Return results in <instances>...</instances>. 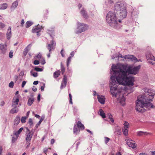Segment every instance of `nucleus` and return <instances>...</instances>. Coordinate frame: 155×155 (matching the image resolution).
<instances>
[{"mask_svg":"<svg viewBox=\"0 0 155 155\" xmlns=\"http://www.w3.org/2000/svg\"><path fill=\"white\" fill-rule=\"evenodd\" d=\"M110 139L108 137L105 138V142L106 143H107L109 141Z\"/></svg>","mask_w":155,"mask_h":155,"instance_id":"nucleus-41","label":"nucleus"},{"mask_svg":"<svg viewBox=\"0 0 155 155\" xmlns=\"http://www.w3.org/2000/svg\"><path fill=\"white\" fill-rule=\"evenodd\" d=\"M74 51L72 52L70 54V55H71V57H72L73 56V55H74Z\"/></svg>","mask_w":155,"mask_h":155,"instance_id":"nucleus-55","label":"nucleus"},{"mask_svg":"<svg viewBox=\"0 0 155 155\" xmlns=\"http://www.w3.org/2000/svg\"><path fill=\"white\" fill-rule=\"evenodd\" d=\"M115 155H122L121 150H120L118 152L116 153Z\"/></svg>","mask_w":155,"mask_h":155,"instance_id":"nucleus-49","label":"nucleus"},{"mask_svg":"<svg viewBox=\"0 0 155 155\" xmlns=\"http://www.w3.org/2000/svg\"><path fill=\"white\" fill-rule=\"evenodd\" d=\"M34 101V98L33 97L29 98L28 100V104L31 106L33 103Z\"/></svg>","mask_w":155,"mask_h":155,"instance_id":"nucleus-20","label":"nucleus"},{"mask_svg":"<svg viewBox=\"0 0 155 155\" xmlns=\"http://www.w3.org/2000/svg\"><path fill=\"white\" fill-rule=\"evenodd\" d=\"M18 2L17 1L14 2L12 4V5L11 6L12 8H15L17 7L18 6Z\"/></svg>","mask_w":155,"mask_h":155,"instance_id":"nucleus-23","label":"nucleus"},{"mask_svg":"<svg viewBox=\"0 0 155 155\" xmlns=\"http://www.w3.org/2000/svg\"><path fill=\"white\" fill-rule=\"evenodd\" d=\"M28 122L30 126L32 125L33 122L32 120L31 119H29Z\"/></svg>","mask_w":155,"mask_h":155,"instance_id":"nucleus-46","label":"nucleus"},{"mask_svg":"<svg viewBox=\"0 0 155 155\" xmlns=\"http://www.w3.org/2000/svg\"><path fill=\"white\" fill-rule=\"evenodd\" d=\"M5 26V25L2 23L0 22V28H3Z\"/></svg>","mask_w":155,"mask_h":155,"instance_id":"nucleus-45","label":"nucleus"},{"mask_svg":"<svg viewBox=\"0 0 155 155\" xmlns=\"http://www.w3.org/2000/svg\"><path fill=\"white\" fill-rule=\"evenodd\" d=\"M26 82L25 81H23L22 83V87H23L25 85V84H26Z\"/></svg>","mask_w":155,"mask_h":155,"instance_id":"nucleus-50","label":"nucleus"},{"mask_svg":"<svg viewBox=\"0 0 155 155\" xmlns=\"http://www.w3.org/2000/svg\"><path fill=\"white\" fill-rule=\"evenodd\" d=\"M54 142V139H52L51 141V144H53Z\"/></svg>","mask_w":155,"mask_h":155,"instance_id":"nucleus-59","label":"nucleus"},{"mask_svg":"<svg viewBox=\"0 0 155 155\" xmlns=\"http://www.w3.org/2000/svg\"><path fill=\"white\" fill-rule=\"evenodd\" d=\"M78 33H81L86 30L87 28V26L84 24L79 23L78 24Z\"/></svg>","mask_w":155,"mask_h":155,"instance_id":"nucleus-6","label":"nucleus"},{"mask_svg":"<svg viewBox=\"0 0 155 155\" xmlns=\"http://www.w3.org/2000/svg\"><path fill=\"white\" fill-rule=\"evenodd\" d=\"M38 100L39 101L40 99V94H38L37 97Z\"/></svg>","mask_w":155,"mask_h":155,"instance_id":"nucleus-54","label":"nucleus"},{"mask_svg":"<svg viewBox=\"0 0 155 155\" xmlns=\"http://www.w3.org/2000/svg\"><path fill=\"white\" fill-rule=\"evenodd\" d=\"M61 72L60 70H57L54 72L53 74L54 77L55 78H57L60 74Z\"/></svg>","mask_w":155,"mask_h":155,"instance_id":"nucleus-18","label":"nucleus"},{"mask_svg":"<svg viewBox=\"0 0 155 155\" xmlns=\"http://www.w3.org/2000/svg\"><path fill=\"white\" fill-rule=\"evenodd\" d=\"M66 82L62 81L61 85V89H62L64 87H65L66 86Z\"/></svg>","mask_w":155,"mask_h":155,"instance_id":"nucleus-26","label":"nucleus"},{"mask_svg":"<svg viewBox=\"0 0 155 155\" xmlns=\"http://www.w3.org/2000/svg\"><path fill=\"white\" fill-rule=\"evenodd\" d=\"M67 77L66 75H64V76L63 80L62 81L65 82H67Z\"/></svg>","mask_w":155,"mask_h":155,"instance_id":"nucleus-43","label":"nucleus"},{"mask_svg":"<svg viewBox=\"0 0 155 155\" xmlns=\"http://www.w3.org/2000/svg\"><path fill=\"white\" fill-rule=\"evenodd\" d=\"M61 54L63 57H64V50L62 49L61 51Z\"/></svg>","mask_w":155,"mask_h":155,"instance_id":"nucleus-48","label":"nucleus"},{"mask_svg":"<svg viewBox=\"0 0 155 155\" xmlns=\"http://www.w3.org/2000/svg\"><path fill=\"white\" fill-rule=\"evenodd\" d=\"M8 6V5L6 3H4L1 5L0 9L4 10L6 9Z\"/></svg>","mask_w":155,"mask_h":155,"instance_id":"nucleus-21","label":"nucleus"},{"mask_svg":"<svg viewBox=\"0 0 155 155\" xmlns=\"http://www.w3.org/2000/svg\"><path fill=\"white\" fill-rule=\"evenodd\" d=\"M69 99H70V102L71 104H72V96L71 94H69Z\"/></svg>","mask_w":155,"mask_h":155,"instance_id":"nucleus-44","label":"nucleus"},{"mask_svg":"<svg viewBox=\"0 0 155 155\" xmlns=\"http://www.w3.org/2000/svg\"><path fill=\"white\" fill-rule=\"evenodd\" d=\"M73 132L74 133L77 134L79 132V131L78 130V129L75 127V126H74V127Z\"/></svg>","mask_w":155,"mask_h":155,"instance_id":"nucleus-31","label":"nucleus"},{"mask_svg":"<svg viewBox=\"0 0 155 155\" xmlns=\"http://www.w3.org/2000/svg\"><path fill=\"white\" fill-rule=\"evenodd\" d=\"M61 70L62 74H63L65 72V68L62 64L61 65Z\"/></svg>","mask_w":155,"mask_h":155,"instance_id":"nucleus-32","label":"nucleus"},{"mask_svg":"<svg viewBox=\"0 0 155 155\" xmlns=\"http://www.w3.org/2000/svg\"><path fill=\"white\" fill-rule=\"evenodd\" d=\"M146 58L149 61V62L153 64L155 63L153 62V61H155V58L151 54H147Z\"/></svg>","mask_w":155,"mask_h":155,"instance_id":"nucleus-9","label":"nucleus"},{"mask_svg":"<svg viewBox=\"0 0 155 155\" xmlns=\"http://www.w3.org/2000/svg\"><path fill=\"white\" fill-rule=\"evenodd\" d=\"M44 87H45V85H44L43 86H42L41 87V89L42 91H44Z\"/></svg>","mask_w":155,"mask_h":155,"instance_id":"nucleus-51","label":"nucleus"},{"mask_svg":"<svg viewBox=\"0 0 155 155\" xmlns=\"http://www.w3.org/2000/svg\"><path fill=\"white\" fill-rule=\"evenodd\" d=\"M40 62L41 64H44L45 63V61L44 59L42 58V59H40Z\"/></svg>","mask_w":155,"mask_h":155,"instance_id":"nucleus-35","label":"nucleus"},{"mask_svg":"<svg viewBox=\"0 0 155 155\" xmlns=\"http://www.w3.org/2000/svg\"><path fill=\"white\" fill-rule=\"evenodd\" d=\"M6 45H4L2 44H0V49L2 51L3 53H4L6 50Z\"/></svg>","mask_w":155,"mask_h":155,"instance_id":"nucleus-15","label":"nucleus"},{"mask_svg":"<svg viewBox=\"0 0 155 155\" xmlns=\"http://www.w3.org/2000/svg\"><path fill=\"white\" fill-rule=\"evenodd\" d=\"M23 129V128L21 127V128H20L18 130L15 132V133L14 134L16 136V139H17L18 138L19 135L21 133V132L22 131Z\"/></svg>","mask_w":155,"mask_h":155,"instance_id":"nucleus-14","label":"nucleus"},{"mask_svg":"<svg viewBox=\"0 0 155 155\" xmlns=\"http://www.w3.org/2000/svg\"><path fill=\"white\" fill-rule=\"evenodd\" d=\"M99 114L103 118H105L106 117L105 114L102 109L99 110Z\"/></svg>","mask_w":155,"mask_h":155,"instance_id":"nucleus-16","label":"nucleus"},{"mask_svg":"<svg viewBox=\"0 0 155 155\" xmlns=\"http://www.w3.org/2000/svg\"><path fill=\"white\" fill-rule=\"evenodd\" d=\"M55 42L53 40L51 41L50 43H48L47 45V48L49 51V54H47L48 58L50 56V54L51 53V51H53L55 48Z\"/></svg>","mask_w":155,"mask_h":155,"instance_id":"nucleus-4","label":"nucleus"},{"mask_svg":"<svg viewBox=\"0 0 155 155\" xmlns=\"http://www.w3.org/2000/svg\"><path fill=\"white\" fill-rule=\"evenodd\" d=\"M127 145L130 147L133 148H135L137 146V144L135 143V142L131 139L126 138L125 140Z\"/></svg>","mask_w":155,"mask_h":155,"instance_id":"nucleus-5","label":"nucleus"},{"mask_svg":"<svg viewBox=\"0 0 155 155\" xmlns=\"http://www.w3.org/2000/svg\"><path fill=\"white\" fill-rule=\"evenodd\" d=\"M33 24L30 21H27L26 24V27L27 28L30 27Z\"/></svg>","mask_w":155,"mask_h":155,"instance_id":"nucleus-25","label":"nucleus"},{"mask_svg":"<svg viewBox=\"0 0 155 155\" xmlns=\"http://www.w3.org/2000/svg\"><path fill=\"white\" fill-rule=\"evenodd\" d=\"M105 3L107 5L111 4L113 3V2L111 0H108L107 1V2H106Z\"/></svg>","mask_w":155,"mask_h":155,"instance_id":"nucleus-38","label":"nucleus"},{"mask_svg":"<svg viewBox=\"0 0 155 155\" xmlns=\"http://www.w3.org/2000/svg\"><path fill=\"white\" fill-rule=\"evenodd\" d=\"M40 124H39V122L38 124H36V125L35 126L36 127V128H37Z\"/></svg>","mask_w":155,"mask_h":155,"instance_id":"nucleus-57","label":"nucleus"},{"mask_svg":"<svg viewBox=\"0 0 155 155\" xmlns=\"http://www.w3.org/2000/svg\"><path fill=\"white\" fill-rule=\"evenodd\" d=\"M140 68V65L117 64L113 65L110 82V92L123 106L125 105L126 95L133 91L135 79L131 74H137Z\"/></svg>","mask_w":155,"mask_h":155,"instance_id":"nucleus-1","label":"nucleus"},{"mask_svg":"<svg viewBox=\"0 0 155 155\" xmlns=\"http://www.w3.org/2000/svg\"><path fill=\"white\" fill-rule=\"evenodd\" d=\"M44 117H41L39 122V124H41V122L44 119Z\"/></svg>","mask_w":155,"mask_h":155,"instance_id":"nucleus-47","label":"nucleus"},{"mask_svg":"<svg viewBox=\"0 0 155 155\" xmlns=\"http://www.w3.org/2000/svg\"><path fill=\"white\" fill-rule=\"evenodd\" d=\"M14 108L12 109L10 111V113L12 114H14L17 112L18 111V109L14 107Z\"/></svg>","mask_w":155,"mask_h":155,"instance_id":"nucleus-24","label":"nucleus"},{"mask_svg":"<svg viewBox=\"0 0 155 155\" xmlns=\"http://www.w3.org/2000/svg\"><path fill=\"white\" fill-rule=\"evenodd\" d=\"M14 86V83L12 81L9 84V86L10 87H13Z\"/></svg>","mask_w":155,"mask_h":155,"instance_id":"nucleus-40","label":"nucleus"},{"mask_svg":"<svg viewBox=\"0 0 155 155\" xmlns=\"http://www.w3.org/2000/svg\"><path fill=\"white\" fill-rule=\"evenodd\" d=\"M41 28L42 27L39 25H38L33 29L32 31L34 33H38L41 31Z\"/></svg>","mask_w":155,"mask_h":155,"instance_id":"nucleus-12","label":"nucleus"},{"mask_svg":"<svg viewBox=\"0 0 155 155\" xmlns=\"http://www.w3.org/2000/svg\"><path fill=\"white\" fill-rule=\"evenodd\" d=\"M27 129L28 131H29V132L27 134L26 140L27 142H28V141H30L31 140L33 134L31 133V132L29 131L28 128H27Z\"/></svg>","mask_w":155,"mask_h":155,"instance_id":"nucleus-13","label":"nucleus"},{"mask_svg":"<svg viewBox=\"0 0 155 155\" xmlns=\"http://www.w3.org/2000/svg\"><path fill=\"white\" fill-rule=\"evenodd\" d=\"M13 52L11 51L9 53V56L10 58H12L13 57Z\"/></svg>","mask_w":155,"mask_h":155,"instance_id":"nucleus-42","label":"nucleus"},{"mask_svg":"<svg viewBox=\"0 0 155 155\" xmlns=\"http://www.w3.org/2000/svg\"><path fill=\"white\" fill-rule=\"evenodd\" d=\"M139 155H147V154L146 153H140Z\"/></svg>","mask_w":155,"mask_h":155,"instance_id":"nucleus-58","label":"nucleus"},{"mask_svg":"<svg viewBox=\"0 0 155 155\" xmlns=\"http://www.w3.org/2000/svg\"><path fill=\"white\" fill-rule=\"evenodd\" d=\"M26 117H22L21 119V122L22 123H24L25 122Z\"/></svg>","mask_w":155,"mask_h":155,"instance_id":"nucleus-36","label":"nucleus"},{"mask_svg":"<svg viewBox=\"0 0 155 155\" xmlns=\"http://www.w3.org/2000/svg\"><path fill=\"white\" fill-rule=\"evenodd\" d=\"M97 98L98 101L102 104H104L105 101V97L102 95H97Z\"/></svg>","mask_w":155,"mask_h":155,"instance_id":"nucleus-10","label":"nucleus"},{"mask_svg":"<svg viewBox=\"0 0 155 155\" xmlns=\"http://www.w3.org/2000/svg\"><path fill=\"white\" fill-rule=\"evenodd\" d=\"M78 6L79 8H80L81 7V6H82V5H81V4H79V5H78Z\"/></svg>","mask_w":155,"mask_h":155,"instance_id":"nucleus-64","label":"nucleus"},{"mask_svg":"<svg viewBox=\"0 0 155 155\" xmlns=\"http://www.w3.org/2000/svg\"><path fill=\"white\" fill-rule=\"evenodd\" d=\"M2 147H0V154L1 155L2 152Z\"/></svg>","mask_w":155,"mask_h":155,"instance_id":"nucleus-60","label":"nucleus"},{"mask_svg":"<svg viewBox=\"0 0 155 155\" xmlns=\"http://www.w3.org/2000/svg\"><path fill=\"white\" fill-rule=\"evenodd\" d=\"M71 57L70 56L68 57V58L67 61V65L68 66L70 62L71 61Z\"/></svg>","mask_w":155,"mask_h":155,"instance_id":"nucleus-37","label":"nucleus"},{"mask_svg":"<svg viewBox=\"0 0 155 155\" xmlns=\"http://www.w3.org/2000/svg\"><path fill=\"white\" fill-rule=\"evenodd\" d=\"M81 13L83 15L84 18H86L87 17L86 14L84 10H82L81 11Z\"/></svg>","mask_w":155,"mask_h":155,"instance_id":"nucleus-27","label":"nucleus"},{"mask_svg":"<svg viewBox=\"0 0 155 155\" xmlns=\"http://www.w3.org/2000/svg\"><path fill=\"white\" fill-rule=\"evenodd\" d=\"M16 138H15L14 137H13L12 139V142H15V141L16 140Z\"/></svg>","mask_w":155,"mask_h":155,"instance_id":"nucleus-53","label":"nucleus"},{"mask_svg":"<svg viewBox=\"0 0 155 155\" xmlns=\"http://www.w3.org/2000/svg\"><path fill=\"white\" fill-rule=\"evenodd\" d=\"M154 94L151 93L150 91L149 90L147 92H145L144 94L139 95L136 102V110L140 112L143 111V110L145 109L144 107L148 109L153 108L154 106L150 102L154 98Z\"/></svg>","mask_w":155,"mask_h":155,"instance_id":"nucleus-3","label":"nucleus"},{"mask_svg":"<svg viewBox=\"0 0 155 155\" xmlns=\"http://www.w3.org/2000/svg\"><path fill=\"white\" fill-rule=\"evenodd\" d=\"M35 70L37 71H43V69L36 67L35 68Z\"/></svg>","mask_w":155,"mask_h":155,"instance_id":"nucleus-30","label":"nucleus"},{"mask_svg":"<svg viewBox=\"0 0 155 155\" xmlns=\"http://www.w3.org/2000/svg\"><path fill=\"white\" fill-rule=\"evenodd\" d=\"M115 9H117V17L114 12H110L106 16L107 22L110 26L117 28L118 23L121 22V19L126 18L127 15V12L126 8L122 3H117L115 5Z\"/></svg>","mask_w":155,"mask_h":155,"instance_id":"nucleus-2","label":"nucleus"},{"mask_svg":"<svg viewBox=\"0 0 155 155\" xmlns=\"http://www.w3.org/2000/svg\"><path fill=\"white\" fill-rule=\"evenodd\" d=\"M20 122V120L19 118H16L14 121V124L17 125Z\"/></svg>","mask_w":155,"mask_h":155,"instance_id":"nucleus-28","label":"nucleus"},{"mask_svg":"<svg viewBox=\"0 0 155 155\" xmlns=\"http://www.w3.org/2000/svg\"><path fill=\"white\" fill-rule=\"evenodd\" d=\"M148 133L146 132H143L142 131L138 132L137 133V135L139 136H143V135H147Z\"/></svg>","mask_w":155,"mask_h":155,"instance_id":"nucleus-22","label":"nucleus"},{"mask_svg":"<svg viewBox=\"0 0 155 155\" xmlns=\"http://www.w3.org/2000/svg\"><path fill=\"white\" fill-rule=\"evenodd\" d=\"M24 20H22L21 21V25H22V26H23V25L24 24Z\"/></svg>","mask_w":155,"mask_h":155,"instance_id":"nucleus-56","label":"nucleus"},{"mask_svg":"<svg viewBox=\"0 0 155 155\" xmlns=\"http://www.w3.org/2000/svg\"><path fill=\"white\" fill-rule=\"evenodd\" d=\"M35 117L37 118H39L40 117V116H39V115H38L37 114H35Z\"/></svg>","mask_w":155,"mask_h":155,"instance_id":"nucleus-61","label":"nucleus"},{"mask_svg":"<svg viewBox=\"0 0 155 155\" xmlns=\"http://www.w3.org/2000/svg\"><path fill=\"white\" fill-rule=\"evenodd\" d=\"M124 127L122 128V130L125 136L127 135L128 134V128L129 127V124L127 122H124Z\"/></svg>","mask_w":155,"mask_h":155,"instance_id":"nucleus-7","label":"nucleus"},{"mask_svg":"<svg viewBox=\"0 0 155 155\" xmlns=\"http://www.w3.org/2000/svg\"><path fill=\"white\" fill-rule=\"evenodd\" d=\"M38 83V81H34L33 82V84L35 85L37 84Z\"/></svg>","mask_w":155,"mask_h":155,"instance_id":"nucleus-52","label":"nucleus"},{"mask_svg":"<svg viewBox=\"0 0 155 155\" xmlns=\"http://www.w3.org/2000/svg\"><path fill=\"white\" fill-rule=\"evenodd\" d=\"M124 58L125 59H130L132 61H137V58L134 56L133 55H125L124 56Z\"/></svg>","mask_w":155,"mask_h":155,"instance_id":"nucleus-11","label":"nucleus"},{"mask_svg":"<svg viewBox=\"0 0 155 155\" xmlns=\"http://www.w3.org/2000/svg\"><path fill=\"white\" fill-rule=\"evenodd\" d=\"M31 74L34 77H36L38 76V73L37 72H33L32 71H31Z\"/></svg>","mask_w":155,"mask_h":155,"instance_id":"nucleus-29","label":"nucleus"},{"mask_svg":"<svg viewBox=\"0 0 155 155\" xmlns=\"http://www.w3.org/2000/svg\"><path fill=\"white\" fill-rule=\"evenodd\" d=\"M20 97V95L15 96L13 99L12 103V106L14 107H16L19 101V99Z\"/></svg>","mask_w":155,"mask_h":155,"instance_id":"nucleus-8","label":"nucleus"},{"mask_svg":"<svg viewBox=\"0 0 155 155\" xmlns=\"http://www.w3.org/2000/svg\"><path fill=\"white\" fill-rule=\"evenodd\" d=\"M112 117V116L111 114L109 116V118L110 119V120L112 123H113L114 122V120Z\"/></svg>","mask_w":155,"mask_h":155,"instance_id":"nucleus-34","label":"nucleus"},{"mask_svg":"<svg viewBox=\"0 0 155 155\" xmlns=\"http://www.w3.org/2000/svg\"><path fill=\"white\" fill-rule=\"evenodd\" d=\"M11 35V28L9 27L8 29L7 33V37L8 39H9L10 38Z\"/></svg>","mask_w":155,"mask_h":155,"instance_id":"nucleus-17","label":"nucleus"},{"mask_svg":"<svg viewBox=\"0 0 155 155\" xmlns=\"http://www.w3.org/2000/svg\"><path fill=\"white\" fill-rule=\"evenodd\" d=\"M39 61L36 60H35L34 62V64L35 65L38 64H39Z\"/></svg>","mask_w":155,"mask_h":155,"instance_id":"nucleus-39","label":"nucleus"},{"mask_svg":"<svg viewBox=\"0 0 155 155\" xmlns=\"http://www.w3.org/2000/svg\"><path fill=\"white\" fill-rule=\"evenodd\" d=\"M18 91H17L15 93V96H17V95H18Z\"/></svg>","mask_w":155,"mask_h":155,"instance_id":"nucleus-63","label":"nucleus"},{"mask_svg":"<svg viewBox=\"0 0 155 155\" xmlns=\"http://www.w3.org/2000/svg\"><path fill=\"white\" fill-rule=\"evenodd\" d=\"M35 58H37L38 59L40 60L41 59H42V58L41 57V55L40 54H39L35 57Z\"/></svg>","mask_w":155,"mask_h":155,"instance_id":"nucleus-33","label":"nucleus"},{"mask_svg":"<svg viewBox=\"0 0 155 155\" xmlns=\"http://www.w3.org/2000/svg\"><path fill=\"white\" fill-rule=\"evenodd\" d=\"M152 155H155V150L151 152Z\"/></svg>","mask_w":155,"mask_h":155,"instance_id":"nucleus-62","label":"nucleus"},{"mask_svg":"<svg viewBox=\"0 0 155 155\" xmlns=\"http://www.w3.org/2000/svg\"><path fill=\"white\" fill-rule=\"evenodd\" d=\"M77 125L78 127L81 130H83L84 128V125L81 124L80 121L78 122Z\"/></svg>","mask_w":155,"mask_h":155,"instance_id":"nucleus-19","label":"nucleus"}]
</instances>
